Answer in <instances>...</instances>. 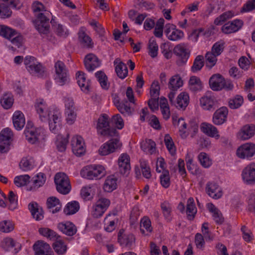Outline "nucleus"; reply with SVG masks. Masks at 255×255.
Returning a JSON list of instances; mask_svg holds the SVG:
<instances>
[{"instance_id":"nucleus-5","label":"nucleus","mask_w":255,"mask_h":255,"mask_svg":"<svg viewBox=\"0 0 255 255\" xmlns=\"http://www.w3.org/2000/svg\"><path fill=\"white\" fill-rule=\"evenodd\" d=\"M54 183L57 191L60 194L66 195L71 189L70 181L68 176L64 173H57L54 177Z\"/></svg>"},{"instance_id":"nucleus-29","label":"nucleus","mask_w":255,"mask_h":255,"mask_svg":"<svg viewBox=\"0 0 255 255\" xmlns=\"http://www.w3.org/2000/svg\"><path fill=\"white\" fill-rule=\"evenodd\" d=\"M189 87L192 92L196 93L202 90L203 83L199 77L193 76L189 79Z\"/></svg>"},{"instance_id":"nucleus-54","label":"nucleus","mask_w":255,"mask_h":255,"mask_svg":"<svg viewBox=\"0 0 255 255\" xmlns=\"http://www.w3.org/2000/svg\"><path fill=\"white\" fill-rule=\"evenodd\" d=\"M203 56H197L194 60L191 70L193 72H197L200 71L204 66Z\"/></svg>"},{"instance_id":"nucleus-56","label":"nucleus","mask_w":255,"mask_h":255,"mask_svg":"<svg viewBox=\"0 0 255 255\" xmlns=\"http://www.w3.org/2000/svg\"><path fill=\"white\" fill-rule=\"evenodd\" d=\"M68 134L66 137H63L60 135L58 136L56 144L57 148L59 151L62 152L65 150L68 142Z\"/></svg>"},{"instance_id":"nucleus-48","label":"nucleus","mask_w":255,"mask_h":255,"mask_svg":"<svg viewBox=\"0 0 255 255\" xmlns=\"http://www.w3.org/2000/svg\"><path fill=\"white\" fill-rule=\"evenodd\" d=\"M1 106L5 109H8L13 103V96L11 93H6L3 95L0 100Z\"/></svg>"},{"instance_id":"nucleus-15","label":"nucleus","mask_w":255,"mask_h":255,"mask_svg":"<svg viewBox=\"0 0 255 255\" xmlns=\"http://www.w3.org/2000/svg\"><path fill=\"white\" fill-rule=\"evenodd\" d=\"M83 138L80 136L73 137L71 145L73 152L77 156H81L85 152V147Z\"/></svg>"},{"instance_id":"nucleus-9","label":"nucleus","mask_w":255,"mask_h":255,"mask_svg":"<svg viewBox=\"0 0 255 255\" xmlns=\"http://www.w3.org/2000/svg\"><path fill=\"white\" fill-rule=\"evenodd\" d=\"M61 114L58 111L51 113L47 120L49 122L50 130L54 134L58 133L61 127Z\"/></svg>"},{"instance_id":"nucleus-17","label":"nucleus","mask_w":255,"mask_h":255,"mask_svg":"<svg viewBox=\"0 0 255 255\" xmlns=\"http://www.w3.org/2000/svg\"><path fill=\"white\" fill-rule=\"evenodd\" d=\"M243 23L242 20L238 19L229 21L222 26V31L225 34L236 32L242 27Z\"/></svg>"},{"instance_id":"nucleus-11","label":"nucleus","mask_w":255,"mask_h":255,"mask_svg":"<svg viewBox=\"0 0 255 255\" xmlns=\"http://www.w3.org/2000/svg\"><path fill=\"white\" fill-rule=\"evenodd\" d=\"M35 255H54L50 245L41 240L36 241L33 246Z\"/></svg>"},{"instance_id":"nucleus-13","label":"nucleus","mask_w":255,"mask_h":255,"mask_svg":"<svg viewBox=\"0 0 255 255\" xmlns=\"http://www.w3.org/2000/svg\"><path fill=\"white\" fill-rule=\"evenodd\" d=\"M118 166L120 173L128 176L130 172L131 167L129 156L126 153H122L118 159Z\"/></svg>"},{"instance_id":"nucleus-10","label":"nucleus","mask_w":255,"mask_h":255,"mask_svg":"<svg viewBox=\"0 0 255 255\" xmlns=\"http://www.w3.org/2000/svg\"><path fill=\"white\" fill-rule=\"evenodd\" d=\"M237 156L241 158L249 159L255 155V144L247 143L238 148Z\"/></svg>"},{"instance_id":"nucleus-16","label":"nucleus","mask_w":255,"mask_h":255,"mask_svg":"<svg viewBox=\"0 0 255 255\" xmlns=\"http://www.w3.org/2000/svg\"><path fill=\"white\" fill-rule=\"evenodd\" d=\"M242 178L248 184L255 183V163H251L244 168L242 172Z\"/></svg>"},{"instance_id":"nucleus-28","label":"nucleus","mask_w":255,"mask_h":255,"mask_svg":"<svg viewBox=\"0 0 255 255\" xmlns=\"http://www.w3.org/2000/svg\"><path fill=\"white\" fill-rule=\"evenodd\" d=\"M28 209L33 218L36 220H41L43 218L42 209L38 206L35 202H32L29 204Z\"/></svg>"},{"instance_id":"nucleus-62","label":"nucleus","mask_w":255,"mask_h":255,"mask_svg":"<svg viewBox=\"0 0 255 255\" xmlns=\"http://www.w3.org/2000/svg\"><path fill=\"white\" fill-rule=\"evenodd\" d=\"M140 168L143 177L147 179L150 178L151 176L150 168L148 166L147 161L144 160H141L140 161Z\"/></svg>"},{"instance_id":"nucleus-18","label":"nucleus","mask_w":255,"mask_h":255,"mask_svg":"<svg viewBox=\"0 0 255 255\" xmlns=\"http://www.w3.org/2000/svg\"><path fill=\"white\" fill-rule=\"evenodd\" d=\"M201 106L206 110H212L216 108V100L211 92L206 93V95L200 99Z\"/></svg>"},{"instance_id":"nucleus-33","label":"nucleus","mask_w":255,"mask_h":255,"mask_svg":"<svg viewBox=\"0 0 255 255\" xmlns=\"http://www.w3.org/2000/svg\"><path fill=\"white\" fill-rule=\"evenodd\" d=\"M117 178L114 175H110L106 179L103 189L105 191L111 192L117 188Z\"/></svg>"},{"instance_id":"nucleus-14","label":"nucleus","mask_w":255,"mask_h":255,"mask_svg":"<svg viewBox=\"0 0 255 255\" xmlns=\"http://www.w3.org/2000/svg\"><path fill=\"white\" fill-rule=\"evenodd\" d=\"M228 110L226 107H222L218 109L214 113L212 122L217 126L222 125L227 122Z\"/></svg>"},{"instance_id":"nucleus-46","label":"nucleus","mask_w":255,"mask_h":255,"mask_svg":"<svg viewBox=\"0 0 255 255\" xmlns=\"http://www.w3.org/2000/svg\"><path fill=\"white\" fill-rule=\"evenodd\" d=\"M80 205L77 201H73L68 203L64 209V212L67 215H73L78 211Z\"/></svg>"},{"instance_id":"nucleus-43","label":"nucleus","mask_w":255,"mask_h":255,"mask_svg":"<svg viewBox=\"0 0 255 255\" xmlns=\"http://www.w3.org/2000/svg\"><path fill=\"white\" fill-rule=\"evenodd\" d=\"M183 81L181 77L178 75L172 77L168 83V88L172 91H177L178 89L182 86Z\"/></svg>"},{"instance_id":"nucleus-44","label":"nucleus","mask_w":255,"mask_h":255,"mask_svg":"<svg viewBox=\"0 0 255 255\" xmlns=\"http://www.w3.org/2000/svg\"><path fill=\"white\" fill-rule=\"evenodd\" d=\"M95 77L103 89L108 90L109 88L110 84L108 82V77L103 71L97 72L95 73Z\"/></svg>"},{"instance_id":"nucleus-6","label":"nucleus","mask_w":255,"mask_h":255,"mask_svg":"<svg viewBox=\"0 0 255 255\" xmlns=\"http://www.w3.org/2000/svg\"><path fill=\"white\" fill-rule=\"evenodd\" d=\"M51 14L49 11L40 12L37 15L35 27L40 34L47 35L49 32V16Z\"/></svg>"},{"instance_id":"nucleus-52","label":"nucleus","mask_w":255,"mask_h":255,"mask_svg":"<svg viewBox=\"0 0 255 255\" xmlns=\"http://www.w3.org/2000/svg\"><path fill=\"white\" fill-rule=\"evenodd\" d=\"M148 48L150 56L152 58L156 57L158 53V47L154 38H151L150 39Z\"/></svg>"},{"instance_id":"nucleus-39","label":"nucleus","mask_w":255,"mask_h":255,"mask_svg":"<svg viewBox=\"0 0 255 255\" xmlns=\"http://www.w3.org/2000/svg\"><path fill=\"white\" fill-rule=\"evenodd\" d=\"M38 231L40 235L53 241L58 239V238H61V236L55 231L47 228H39Z\"/></svg>"},{"instance_id":"nucleus-40","label":"nucleus","mask_w":255,"mask_h":255,"mask_svg":"<svg viewBox=\"0 0 255 255\" xmlns=\"http://www.w3.org/2000/svg\"><path fill=\"white\" fill-rule=\"evenodd\" d=\"M16 34V30L5 25H0V36L10 39Z\"/></svg>"},{"instance_id":"nucleus-3","label":"nucleus","mask_w":255,"mask_h":255,"mask_svg":"<svg viewBox=\"0 0 255 255\" xmlns=\"http://www.w3.org/2000/svg\"><path fill=\"white\" fill-rule=\"evenodd\" d=\"M97 128L98 132L102 135L109 136H118V133L116 129L110 127L109 117L106 114H103L99 117Z\"/></svg>"},{"instance_id":"nucleus-63","label":"nucleus","mask_w":255,"mask_h":255,"mask_svg":"<svg viewBox=\"0 0 255 255\" xmlns=\"http://www.w3.org/2000/svg\"><path fill=\"white\" fill-rule=\"evenodd\" d=\"M160 183L165 188H168L170 184L169 171L164 170L160 176Z\"/></svg>"},{"instance_id":"nucleus-23","label":"nucleus","mask_w":255,"mask_h":255,"mask_svg":"<svg viewBox=\"0 0 255 255\" xmlns=\"http://www.w3.org/2000/svg\"><path fill=\"white\" fill-rule=\"evenodd\" d=\"M223 77L220 74H213L210 78L209 83L213 91H220L223 89Z\"/></svg>"},{"instance_id":"nucleus-12","label":"nucleus","mask_w":255,"mask_h":255,"mask_svg":"<svg viewBox=\"0 0 255 255\" xmlns=\"http://www.w3.org/2000/svg\"><path fill=\"white\" fill-rule=\"evenodd\" d=\"M173 53L178 57L177 64L179 66H182L185 64L190 56L189 50L181 45H177L175 46L173 49Z\"/></svg>"},{"instance_id":"nucleus-8","label":"nucleus","mask_w":255,"mask_h":255,"mask_svg":"<svg viewBox=\"0 0 255 255\" xmlns=\"http://www.w3.org/2000/svg\"><path fill=\"white\" fill-rule=\"evenodd\" d=\"M164 33L168 39L171 41H178L184 36V32L172 24L168 23L165 25Z\"/></svg>"},{"instance_id":"nucleus-37","label":"nucleus","mask_w":255,"mask_h":255,"mask_svg":"<svg viewBox=\"0 0 255 255\" xmlns=\"http://www.w3.org/2000/svg\"><path fill=\"white\" fill-rule=\"evenodd\" d=\"M28 71L38 77H43L46 75L45 68L37 61L30 68L28 69Z\"/></svg>"},{"instance_id":"nucleus-32","label":"nucleus","mask_w":255,"mask_h":255,"mask_svg":"<svg viewBox=\"0 0 255 255\" xmlns=\"http://www.w3.org/2000/svg\"><path fill=\"white\" fill-rule=\"evenodd\" d=\"M76 79L77 83L81 90L87 93L89 91L90 83L89 80H87L85 74L82 71H78L76 73Z\"/></svg>"},{"instance_id":"nucleus-59","label":"nucleus","mask_w":255,"mask_h":255,"mask_svg":"<svg viewBox=\"0 0 255 255\" xmlns=\"http://www.w3.org/2000/svg\"><path fill=\"white\" fill-rule=\"evenodd\" d=\"M206 64L210 68L215 65L217 61V56L211 52H208L205 55Z\"/></svg>"},{"instance_id":"nucleus-57","label":"nucleus","mask_w":255,"mask_h":255,"mask_svg":"<svg viewBox=\"0 0 255 255\" xmlns=\"http://www.w3.org/2000/svg\"><path fill=\"white\" fill-rule=\"evenodd\" d=\"M225 48V43L222 41H219L214 44L211 51L212 53L217 56L220 55L224 50Z\"/></svg>"},{"instance_id":"nucleus-25","label":"nucleus","mask_w":255,"mask_h":255,"mask_svg":"<svg viewBox=\"0 0 255 255\" xmlns=\"http://www.w3.org/2000/svg\"><path fill=\"white\" fill-rule=\"evenodd\" d=\"M201 131L207 135L218 139L220 137L219 131L215 126L211 124L203 123L201 125Z\"/></svg>"},{"instance_id":"nucleus-31","label":"nucleus","mask_w":255,"mask_h":255,"mask_svg":"<svg viewBox=\"0 0 255 255\" xmlns=\"http://www.w3.org/2000/svg\"><path fill=\"white\" fill-rule=\"evenodd\" d=\"M197 210L196 207L194 199L192 197L189 198L187 202L186 205V214L187 219L192 221L195 218L197 213Z\"/></svg>"},{"instance_id":"nucleus-38","label":"nucleus","mask_w":255,"mask_h":255,"mask_svg":"<svg viewBox=\"0 0 255 255\" xmlns=\"http://www.w3.org/2000/svg\"><path fill=\"white\" fill-rule=\"evenodd\" d=\"M50 23L54 27L55 32L58 36L63 37H66L68 36V31L67 29L63 25L57 23L53 17Z\"/></svg>"},{"instance_id":"nucleus-30","label":"nucleus","mask_w":255,"mask_h":255,"mask_svg":"<svg viewBox=\"0 0 255 255\" xmlns=\"http://www.w3.org/2000/svg\"><path fill=\"white\" fill-rule=\"evenodd\" d=\"M13 124L16 129H21L25 125V118L24 115L19 111L14 112L12 117Z\"/></svg>"},{"instance_id":"nucleus-1","label":"nucleus","mask_w":255,"mask_h":255,"mask_svg":"<svg viewBox=\"0 0 255 255\" xmlns=\"http://www.w3.org/2000/svg\"><path fill=\"white\" fill-rule=\"evenodd\" d=\"M28 124L25 130L24 134L27 140L31 144L40 142L45 137V130L42 128L29 127Z\"/></svg>"},{"instance_id":"nucleus-27","label":"nucleus","mask_w":255,"mask_h":255,"mask_svg":"<svg viewBox=\"0 0 255 255\" xmlns=\"http://www.w3.org/2000/svg\"><path fill=\"white\" fill-rule=\"evenodd\" d=\"M189 100L188 94L185 92H182L177 96L173 105L178 109L185 110L188 105Z\"/></svg>"},{"instance_id":"nucleus-4","label":"nucleus","mask_w":255,"mask_h":255,"mask_svg":"<svg viewBox=\"0 0 255 255\" xmlns=\"http://www.w3.org/2000/svg\"><path fill=\"white\" fill-rule=\"evenodd\" d=\"M104 167L100 165H90L84 167L81 171V176L88 179L101 178L104 175Z\"/></svg>"},{"instance_id":"nucleus-41","label":"nucleus","mask_w":255,"mask_h":255,"mask_svg":"<svg viewBox=\"0 0 255 255\" xmlns=\"http://www.w3.org/2000/svg\"><path fill=\"white\" fill-rule=\"evenodd\" d=\"M47 206L50 209H52L54 207H55L54 209L51 211L52 213L58 212L61 208L59 200L55 197H51L47 199Z\"/></svg>"},{"instance_id":"nucleus-36","label":"nucleus","mask_w":255,"mask_h":255,"mask_svg":"<svg viewBox=\"0 0 255 255\" xmlns=\"http://www.w3.org/2000/svg\"><path fill=\"white\" fill-rule=\"evenodd\" d=\"M140 231L144 236H148L149 233L152 232V228L150 219L147 217H144L140 220Z\"/></svg>"},{"instance_id":"nucleus-19","label":"nucleus","mask_w":255,"mask_h":255,"mask_svg":"<svg viewBox=\"0 0 255 255\" xmlns=\"http://www.w3.org/2000/svg\"><path fill=\"white\" fill-rule=\"evenodd\" d=\"M35 108L41 121L47 120V117L50 114L48 112V108L43 99H39L36 101L34 105Z\"/></svg>"},{"instance_id":"nucleus-50","label":"nucleus","mask_w":255,"mask_h":255,"mask_svg":"<svg viewBox=\"0 0 255 255\" xmlns=\"http://www.w3.org/2000/svg\"><path fill=\"white\" fill-rule=\"evenodd\" d=\"M135 238L132 234H129L125 238H121L118 236V242L121 245H124L127 247H130L134 242Z\"/></svg>"},{"instance_id":"nucleus-35","label":"nucleus","mask_w":255,"mask_h":255,"mask_svg":"<svg viewBox=\"0 0 255 255\" xmlns=\"http://www.w3.org/2000/svg\"><path fill=\"white\" fill-rule=\"evenodd\" d=\"M52 247L55 252L59 255H63L66 253L67 250V246L61 238L54 241Z\"/></svg>"},{"instance_id":"nucleus-24","label":"nucleus","mask_w":255,"mask_h":255,"mask_svg":"<svg viewBox=\"0 0 255 255\" xmlns=\"http://www.w3.org/2000/svg\"><path fill=\"white\" fill-rule=\"evenodd\" d=\"M255 133V126L247 125L242 127L238 132V137L242 140H247L252 137Z\"/></svg>"},{"instance_id":"nucleus-51","label":"nucleus","mask_w":255,"mask_h":255,"mask_svg":"<svg viewBox=\"0 0 255 255\" xmlns=\"http://www.w3.org/2000/svg\"><path fill=\"white\" fill-rule=\"evenodd\" d=\"M12 133L8 128L3 129L0 133V142H5L6 144H9L11 138Z\"/></svg>"},{"instance_id":"nucleus-64","label":"nucleus","mask_w":255,"mask_h":255,"mask_svg":"<svg viewBox=\"0 0 255 255\" xmlns=\"http://www.w3.org/2000/svg\"><path fill=\"white\" fill-rule=\"evenodd\" d=\"M198 159L201 164L205 168H208L212 164V162L205 152H201L198 155Z\"/></svg>"},{"instance_id":"nucleus-61","label":"nucleus","mask_w":255,"mask_h":255,"mask_svg":"<svg viewBox=\"0 0 255 255\" xmlns=\"http://www.w3.org/2000/svg\"><path fill=\"white\" fill-rule=\"evenodd\" d=\"M9 40L10 41L12 44L19 48L23 43L24 38L23 36L16 30V34L13 35V37L9 39Z\"/></svg>"},{"instance_id":"nucleus-55","label":"nucleus","mask_w":255,"mask_h":255,"mask_svg":"<svg viewBox=\"0 0 255 255\" xmlns=\"http://www.w3.org/2000/svg\"><path fill=\"white\" fill-rule=\"evenodd\" d=\"M30 176L28 175H20L15 177L14 183L17 187L26 185L29 182Z\"/></svg>"},{"instance_id":"nucleus-22","label":"nucleus","mask_w":255,"mask_h":255,"mask_svg":"<svg viewBox=\"0 0 255 255\" xmlns=\"http://www.w3.org/2000/svg\"><path fill=\"white\" fill-rule=\"evenodd\" d=\"M57 228L59 231L68 236H73L77 231V227L71 222L60 223L57 225Z\"/></svg>"},{"instance_id":"nucleus-34","label":"nucleus","mask_w":255,"mask_h":255,"mask_svg":"<svg viewBox=\"0 0 255 255\" xmlns=\"http://www.w3.org/2000/svg\"><path fill=\"white\" fill-rule=\"evenodd\" d=\"M0 246L5 251H9L10 248L17 247L18 250H16V249H15V253H17L20 249V245L16 243L12 238L8 237L4 238L1 241Z\"/></svg>"},{"instance_id":"nucleus-47","label":"nucleus","mask_w":255,"mask_h":255,"mask_svg":"<svg viewBox=\"0 0 255 255\" xmlns=\"http://www.w3.org/2000/svg\"><path fill=\"white\" fill-rule=\"evenodd\" d=\"M155 145L154 141L150 139H147L141 143L140 147L144 151L148 152L152 154L155 150Z\"/></svg>"},{"instance_id":"nucleus-45","label":"nucleus","mask_w":255,"mask_h":255,"mask_svg":"<svg viewBox=\"0 0 255 255\" xmlns=\"http://www.w3.org/2000/svg\"><path fill=\"white\" fill-rule=\"evenodd\" d=\"M115 105L121 114L127 116L131 115V109L127 101H126L125 102L118 101L115 103Z\"/></svg>"},{"instance_id":"nucleus-7","label":"nucleus","mask_w":255,"mask_h":255,"mask_svg":"<svg viewBox=\"0 0 255 255\" xmlns=\"http://www.w3.org/2000/svg\"><path fill=\"white\" fill-rule=\"evenodd\" d=\"M122 146V143L119 138H112L100 147L99 152L101 155H107L120 149Z\"/></svg>"},{"instance_id":"nucleus-58","label":"nucleus","mask_w":255,"mask_h":255,"mask_svg":"<svg viewBox=\"0 0 255 255\" xmlns=\"http://www.w3.org/2000/svg\"><path fill=\"white\" fill-rule=\"evenodd\" d=\"M243 98L237 95L234 98L230 99L229 101V106L230 108L235 109L239 108L243 103Z\"/></svg>"},{"instance_id":"nucleus-21","label":"nucleus","mask_w":255,"mask_h":255,"mask_svg":"<svg viewBox=\"0 0 255 255\" xmlns=\"http://www.w3.org/2000/svg\"><path fill=\"white\" fill-rule=\"evenodd\" d=\"M206 190L208 195L213 199H217L222 196L221 188L214 182H208L206 184Z\"/></svg>"},{"instance_id":"nucleus-60","label":"nucleus","mask_w":255,"mask_h":255,"mask_svg":"<svg viewBox=\"0 0 255 255\" xmlns=\"http://www.w3.org/2000/svg\"><path fill=\"white\" fill-rule=\"evenodd\" d=\"M112 125L119 129H122L124 127V122L120 114L114 115L111 120Z\"/></svg>"},{"instance_id":"nucleus-20","label":"nucleus","mask_w":255,"mask_h":255,"mask_svg":"<svg viewBox=\"0 0 255 255\" xmlns=\"http://www.w3.org/2000/svg\"><path fill=\"white\" fill-rule=\"evenodd\" d=\"M84 64L88 71H93L100 66L101 62L95 55L90 53L86 56L84 59Z\"/></svg>"},{"instance_id":"nucleus-26","label":"nucleus","mask_w":255,"mask_h":255,"mask_svg":"<svg viewBox=\"0 0 255 255\" xmlns=\"http://www.w3.org/2000/svg\"><path fill=\"white\" fill-rule=\"evenodd\" d=\"M114 65H116L115 71L117 76L121 79H125L128 75V68L124 63L120 61V59L117 58L114 62Z\"/></svg>"},{"instance_id":"nucleus-2","label":"nucleus","mask_w":255,"mask_h":255,"mask_svg":"<svg viewBox=\"0 0 255 255\" xmlns=\"http://www.w3.org/2000/svg\"><path fill=\"white\" fill-rule=\"evenodd\" d=\"M54 68L55 82L59 86L68 84L70 81L69 74L65 64L61 61H57L55 63Z\"/></svg>"},{"instance_id":"nucleus-49","label":"nucleus","mask_w":255,"mask_h":255,"mask_svg":"<svg viewBox=\"0 0 255 255\" xmlns=\"http://www.w3.org/2000/svg\"><path fill=\"white\" fill-rule=\"evenodd\" d=\"M34 188H38L42 186L46 181V176L43 173H39L32 179Z\"/></svg>"},{"instance_id":"nucleus-53","label":"nucleus","mask_w":255,"mask_h":255,"mask_svg":"<svg viewBox=\"0 0 255 255\" xmlns=\"http://www.w3.org/2000/svg\"><path fill=\"white\" fill-rule=\"evenodd\" d=\"M234 15V13L231 11H226L219 17H217L214 21V23L217 25H221L227 19L232 18Z\"/></svg>"},{"instance_id":"nucleus-42","label":"nucleus","mask_w":255,"mask_h":255,"mask_svg":"<svg viewBox=\"0 0 255 255\" xmlns=\"http://www.w3.org/2000/svg\"><path fill=\"white\" fill-rule=\"evenodd\" d=\"M160 207L165 219L168 222H170L172 219L171 205L168 202L164 201L161 204Z\"/></svg>"}]
</instances>
